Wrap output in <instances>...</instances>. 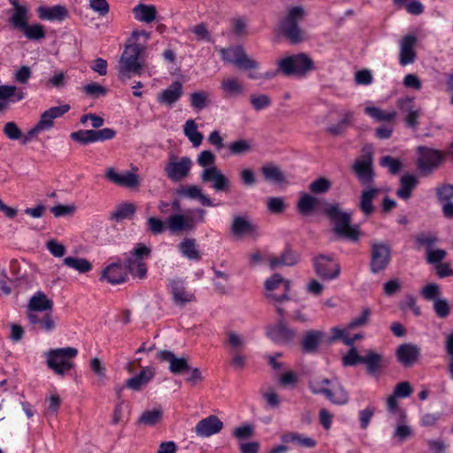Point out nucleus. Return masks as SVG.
Wrapping results in <instances>:
<instances>
[{
    "label": "nucleus",
    "instance_id": "obj_1",
    "mask_svg": "<svg viewBox=\"0 0 453 453\" xmlns=\"http://www.w3.org/2000/svg\"><path fill=\"white\" fill-rule=\"evenodd\" d=\"M319 205H323V213L334 223L333 232L338 237L354 242L359 241V227L351 225V212L342 211L339 203H330L325 199L302 193L296 207L300 214L308 216Z\"/></svg>",
    "mask_w": 453,
    "mask_h": 453
},
{
    "label": "nucleus",
    "instance_id": "obj_2",
    "mask_svg": "<svg viewBox=\"0 0 453 453\" xmlns=\"http://www.w3.org/2000/svg\"><path fill=\"white\" fill-rule=\"evenodd\" d=\"M150 38V34L144 30L132 32L119 61V79L125 81L144 73L145 51Z\"/></svg>",
    "mask_w": 453,
    "mask_h": 453
},
{
    "label": "nucleus",
    "instance_id": "obj_3",
    "mask_svg": "<svg viewBox=\"0 0 453 453\" xmlns=\"http://www.w3.org/2000/svg\"><path fill=\"white\" fill-rule=\"evenodd\" d=\"M307 13L302 5L289 7L284 18L280 22L282 35L291 42L299 43L304 40V31L299 24L305 19Z\"/></svg>",
    "mask_w": 453,
    "mask_h": 453
},
{
    "label": "nucleus",
    "instance_id": "obj_4",
    "mask_svg": "<svg viewBox=\"0 0 453 453\" xmlns=\"http://www.w3.org/2000/svg\"><path fill=\"white\" fill-rule=\"evenodd\" d=\"M335 380L336 387L334 390L327 388V386L331 384L329 379L319 376L311 378L308 386L312 394L324 395L333 404L345 405L349 401V393L338 380Z\"/></svg>",
    "mask_w": 453,
    "mask_h": 453
},
{
    "label": "nucleus",
    "instance_id": "obj_5",
    "mask_svg": "<svg viewBox=\"0 0 453 453\" xmlns=\"http://www.w3.org/2000/svg\"><path fill=\"white\" fill-rule=\"evenodd\" d=\"M45 355L48 367L64 375L74 366L73 359L78 355V349L73 347L51 349Z\"/></svg>",
    "mask_w": 453,
    "mask_h": 453
},
{
    "label": "nucleus",
    "instance_id": "obj_6",
    "mask_svg": "<svg viewBox=\"0 0 453 453\" xmlns=\"http://www.w3.org/2000/svg\"><path fill=\"white\" fill-rule=\"evenodd\" d=\"M361 155L353 164L352 171L363 187H371L374 183L373 151L371 145L363 148Z\"/></svg>",
    "mask_w": 453,
    "mask_h": 453
},
{
    "label": "nucleus",
    "instance_id": "obj_7",
    "mask_svg": "<svg viewBox=\"0 0 453 453\" xmlns=\"http://www.w3.org/2000/svg\"><path fill=\"white\" fill-rule=\"evenodd\" d=\"M151 253V250L142 243H138L130 252L125 260L126 269L134 276L139 279H144L147 275V259Z\"/></svg>",
    "mask_w": 453,
    "mask_h": 453
},
{
    "label": "nucleus",
    "instance_id": "obj_8",
    "mask_svg": "<svg viewBox=\"0 0 453 453\" xmlns=\"http://www.w3.org/2000/svg\"><path fill=\"white\" fill-rule=\"evenodd\" d=\"M279 70L285 75H304L313 70V61L304 53L284 58L278 62Z\"/></svg>",
    "mask_w": 453,
    "mask_h": 453
},
{
    "label": "nucleus",
    "instance_id": "obj_9",
    "mask_svg": "<svg viewBox=\"0 0 453 453\" xmlns=\"http://www.w3.org/2000/svg\"><path fill=\"white\" fill-rule=\"evenodd\" d=\"M291 282L280 274L274 273L265 282V296L272 303H283L289 299Z\"/></svg>",
    "mask_w": 453,
    "mask_h": 453
},
{
    "label": "nucleus",
    "instance_id": "obj_10",
    "mask_svg": "<svg viewBox=\"0 0 453 453\" xmlns=\"http://www.w3.org/2000/svg\"><path fill=\"white\" fill-rule=\"evenodd\" d=\"M219 53L224 62L231 63L242 70L251 71L259 67L258 62L250 58L242 46L222 48Z\"/></svg>",
    "mask_w": 453,
    "mask_h": 453
},
{
    "label": "nucleus",
    "instance_id": "obj_11",
    "mask_svg": "<svg viewBox=\"0 0 453 453\" xmlns=\"http://www.w3.org/2000/svg\"><path fill=\"white\" fill-rule=\"evenodd\" d=\"M191 167L192 160L190 157H178L176 155L170 153L164 171L169 180L179 182L188 176Z\"/></svg>",
    "mask_w": 453,
    "mask_h": 453
},
{
    "label": "nucleus",
    "instance_id": "obj_12",
    "mask_svg": "<svg viewBox=\"0 0 453 453\" xmlns=\"http://www.w3.org/2000/svg\"><path fill=\"white\" fill-rule=\"evenodd\" d=\"M391 259V250L384 242H372L371 247L370 270L372 273L384 271Z\"/></svg>",
    "mask_w": 453,
    "mask_h": 453
},
{
    "label": "nucleus",
    "instance_id": "obj_13",
    "mask_svg": "<svg viewBox=\"0 0 453 453\" xmlns=\"http://www.w3.org/2000/svg\"><path fill=\"white\" fill-rule=\"evenodd\" d=\"M316 274L322 280H334L341 273V266L333 260V257L326 255H319L312 259Z\"/></svg>",
    "mask_w": 453,
    "mask_h": 453
},
{
    "label": "nucleus",
    "instance_id": "obj_14",
    "mask_svg": "<svg viewBox=\"0 0 453 453\" xmlns=\"http://www.w3.org/2000/svg\"><path fill=\"white\" fill-rule=\"evenodd\" d=\"M418 168L425 174H430L441 162L442 156L439 150L424 146L418 148Z\"/></svg>",
    "mask_w": 453,
    "mask_h": 453
},
{
    "label": "nucleus",
    "instance_id": "obj_15",
    "mask_svg": "<svg viewBox=\"0 0 453 453\" xmlns=\"http://www.w3.org/2000/svg\"><path fill=\"white\" fill-rule=\"evenodd\" d=\"M203 183H211V188L217 192H226L230 180L217 166L203 169L200 175Z\"/></svg>",
    "mask_w": 453,
    "mask_h": 453
},
{
    "label": "nucleus",
    "instance_id": "obj_16",
    "mask_svg": "<svg viewBox=\"0 0 453 453\" xmlns=\"http://www.w3.org/2000/svg\"><path fill=\"white\" fill-rule=\"evenodd\" d=\"M267 336L279 344H288L296 337V331L288 326L284 319H280L277 324L267 326Z\"/></svg>",
    "mask_w": 453,
    "mask_h": 453
},
{
    "label": "nucleus",
    "instance_id": "obj_17",
    "mask_svg": "<svg viewBox=\"0 0 453 453\" xmlns=\"http://www.w3.org/2000/svg\"><path fill=\"white\" fill-rule=\"evenodd\" d=\"M173 296V301L177 306H184L195 301V295L185 287L184 281L180 279H173L168 285Z\"/></svg>",
    "mask_w": 453,
    "mask_h": 453
},
{
    "label": "nucleus",
    "instance_id": "obj_18",
    "mask_svg": "<svg viewBox=\"0 0 453 453\" xmlns=\"http://www.w3.org/2000/svg\"><path fill=\"white\" fill-rule=\"evenodd\" d=\"M104 176L109 181L120 187L135 188L140 185L139 176L131 172H125L120 174L118 173L114 168L108 167L105 170Z\"/></svg>",
    "mask_w": 453,
    "mask_h": 453
},
{
    "label": "nucleus",
    "instance_id": "obj_19",
    "mask_svg": "<svg viewBox=\"0 0 453 453\" xmlns=\"http://www.w3.org/2000/svg\"><path fill=\"white\" fill-rule=\"evenodd\" d=\"M223 428V422L215 415L201 419L195 426L196 434L202 438L219 434Z\"/></svg>",
    "mask_w": 453,
    "mask_h": 453
},
{
    "label": "nucleus",
    "instance_id": "obj_20",
    "mask_svg": "<svg viewBox=\"0 0 453 453\" xmlns=\"http://www.w3.org/2000/svg\"><path fill=\"white\" fill-rule=\"evenodd\" d=\"M397 361L404 367L412 366L420 357V349L413 343H403L395 350Z\"/></svg>",
    "mask_w": 453,
    "mask_h": 453
},
{
    "label": "nucleus",
    "instance_id": "obj_21",
    "mask_svg": "<svg viewBox=\"0 0 453 453\" xmlns=\"http://www.w3.org/2000/svg\"><path fill=\"white\" fill-rule=\"evenodd\" d=\"M380 189L374 187H365L361 191L357 207L365 218L370 217L375 211L373 201L380 194Z\"/></svg>",
    "mask_w": 453,
    "mask_h": 453
},
{
    "label": "nucleus",
    "instance_id": "obj_22",
    "mask_svg": "<svg viewBox=\"0 0 453 453\" xmlns=\"http://www.w3.org/2000/svg\"><path fill=\"white\" fill-rule=\"evenodd\" d=\"M29 323L35 328L44 332H52L57 327L56 319L52 311L44 314L35 312H27Z\"/></svg>",
    "mask_w": 453,
    "mask_h": 453
},
{
    "label": "nucleus",
    "instance_id": "obj_23",
    "mask_svg": "<svg viewBox=\"0 0 453 453\" xmlns=\"http://www.w3.org/2000/svg\"><path fill=\"white\" fill-rule=\"evenodd\" d=\"M417 37L414 35H405L400 42L399 62L401 65L405 66L412 64L416 59L415 46Z\"/></svg>",
    "mask_w": 453,
    "mask_h": 453
},
{
    "label": "nucleus",
    "instance_id": "obj_24",
    "mask_svg": "<svg viewBox=\"0 0 453 453\" xmlns=\"http://www.w3.org/2000/svg\"><path fill=\"white\" fill-rule=\"evenodd\" d=\"M325 336V333L321 330L307 331L301 341L302 351L309 354L317 353Z\"/></svg>",
    "mask_w": 453,
    "mask_h": 453
},
{
    "label": "nucleus",
    "instance_id": "obj_25",
    "mask_svg": "<svg viewBox=\"0 0 453 453\" xmlns=\"http://www.w3.org/2000/svg\"><path fill=\"white\" fill-rule=\"evenodd\" d=\"M400 110L406 114L405 124L408 127L414 130L418 128V118L420 116V110H418L413 103L411 98L406 97L398 101Z\"/></svg>",
    "mask_w": 453,
    "mask_h": 453
},
{
    "label": "nucleus",
    "instance_id": "obj_26",
    "mask_svg": "<svg viewBox=\"0 0 453 453\" xmlns=\"http://www.w3.org/2000/svg\"><path fill=\"white\" fill-rule=\"evenodd\" d=\"M157 357L162 361L169 363V370L174 374H180L186 371H189L188 360L185 357H177L170 350H161L157 353Z\"/></svg>",
    "mask_w": 453,
    "mask_h": 453
},
{
    "label": "nucleus",
    "instance_id": "obj_27",
    "mask_svg": "<svg viewBox=\"0 0 453 453\" xmlns=\"http://www.w3.org/2000/svg\"><path fill=\"white\" fill-rule=\"evenodd\" d=\"M70 110L68 104H63L60 106H54L41 114L40 119L37 124L40 127L45 131L49 130L54 126V119L62 117Z\"/></svg>",
    "mask_w": 453,
    "mask_h": 453
},
{
    "label": "nucleus",
    "instance_id": "obj_28",
    "mask_svg": "<svg viewBox=\"0 0 453 453\" xmlns=\"http://www.w3.org/2000/svg\"><path fill=\"white\" fill-rule=\"evenodd\" d=\"M101 279L107 280L111 284H120L127 280V272L122 265L114 263L108 265L102 272Z\"/></svg>",
    "mask_w": 453,
    "mask_h": 453
},
{
    "label": "nucleus",
    "instance_id": "obj_29",
    "mask_svg": "<svg viewBox=\"0 0 453 453\" xmlns=\"http://www.w3.org/2000/svg\"><path fill=\"white\" fill-rule=\"evenodd\" d=\"M53 302L42 292H36L29 300L27 304V312L52 311Z\"/></svg>",
    "mask_w": 453,
    "mask_h": 453
},
{
    "label": "nucleus",
    "instance_id": "obj_30",
    "mask_svg": "<svg viewBox=\"0 0 453 453\" xmlns=\"http://www.w3.org/2000/svg\"><path fill=\"white\" fill-rule=\"evenodd\" d=\"M183 95L182 84L180 81L173 82L167 88L157 96V101L161 104L172 105Z\"/></svg>",
    "mask_w": 453,
    "mask_h": 453
},
{
    "label": "nucleus",
    "instance_id": "obj_31",
    "mask_svg": "<svg viewBox=\"0 0 453 453\" xmlns=\"http://www.w3.org/2000/svg\"><path fill=\"white\" fill-rule=\"evenodd\" d=\"M418 184V180L416 176L405 173L400 179V185L395 194L400 199L407 201L411 197L412 192Z\"/></svg>",
    "mask_w": 453,
    "mask_h": 453
},
{
    "label": "nucleus",
    "instance_id": "obj_32",
    "mask_svg": "<svg viewBox=\"0 0 453 453\" xmlns=\"http://www.w3.org/2000/svg\"><path fill=\"white\" fill-rule=\"evenodd\" d=\"M298 260L296 252L287 247L279 257L269 259V266L271 270H275L280 266H293L297 264Z\"/></svg>",
    "mask_w": 453,
    "mask_h": 453
},
{
    "label": "nucleus",
    "instance_id": "obj_33",
    "mask_svg": "<svg viewBox=\"0 0 453 453\" xmlns=\"http://www.w3.org/2000/svg\"><path fill=\"white\" fill-rule=\"evenodd\" d=\"M165 224L169 230L173 233L191 230L194 228L193 219L191 218L185 217L182 214L171 215L167 219Z\"/></svg>",
    "mask_w": 453,
    "mask_h": 453
},
{
    "label": "nucleus",
    "instance_id": "obj_34",
    "mask_svg": "<svg viewBox=\"0 0 453 453\" xmlns=\"http://www.w3.org/2000/svg\"><path fill=\"white\" fill-rule=\"evenodd\" d=\"M280 441L285 444L293 443L296 446L308 449L314 448L317 444L314 439L296 432L283 433L280 435Z\"/></svg>",
    "mask_w": 453,
    "mask_h": 453
},
{
    "label": "nucleus",
    "instance_id": "obj_35",
    "mask_svg": "<svg viewBox=\"0 0 453 453\" xmlns=\"http://www.w3.org/2000/svg\"><path fill=\"white\" fill-rule=\"evenodd\" d=\"M223 344L228 348L229 353H242L246 348V339L245 337L235 332V331H228L226 334V339L223 342Z\"/></svg>",
    "mask_w": 453,
    "mask_h": 453
},
{
    "label": "nucleus",
    "instance_id": "obj_36",
    "mask_svg": "<svg viewBox=\"0 0 453 453\" xmlns=\"http://www.w3.org/2000/svg\"><path fill=\"white\" fill-rule=\"evenodd\" d=\"M177 193L180 196H183L191 199H197L202 205L211 207L213 206V203L210 197L205 196L202 188L196 185L182 187L181 188L177 190Z\"/></svg>",
    "mask_w": 453,
    "mask_h": 453
},
{
    "label": "nucleus",
    "instance_id": "obj_37",
    "mask_svg": "<svg viewBox=\"0 0 453 453\" xmlns=\"http://www.w3.org/2000/svg\"><path fill=\"white\" fill-rule=\"evenodd\" d=\"M231 231L234 236H242L246 234H253L256 226L244 216H235L231 225Z\"/></svg>",
    "mask_w": 453,
    "mask_h": 453
},
{
    "label": "nucleus",
    "instance_id": "obj_38",
    "mask_svg": "<svg viewBox=\"0 0 453 453\" xmlns=\"http://www.w3.org/2000/svg\"><path fill=\"white\" fill-rule=\"evenodd\" d=\"M154 376V372L149 368H143L139 374L128 379L126 381V387L129 389L139 391L145 386Z\"/></svg>",
    "mask_w": 453,
    "mask_h": 453
},
{
    "label": "nucleus",
    "instance_id": "obj_39",
    "mask_svg": "<svg viewBox=\"0 0 453 453\" xmlns=\"http://www.w3.org/2000/svg\"><path fill=\"white\" fill-rule=\"evenodd\" d=\"M384 362V357L374 351H367L363 357L362 364L366 365L367 373L375 375L380 372Z\"/></svg>",
    "mask_w": 453,
    "mask_h": 453
},
{
    "label": "nucleus",
    "instance_id": "obj_40",
    "mask_svg": "<svg viewBox=\"0 0 453 453\" xmlns=\"http://www.w3.org/2000/svg\"><path fill=\"white\" fill-rule=\"evenodd\" d=\"M39 18L47 20H63L67 16V10L65 6L56 5L53 7H39Z\"/></svg>",
    "mask_w": 453,
    "mask_h": 453
},
{
    "label": "nucleus",
    "instance_id": "obj_41",
    "mask_svg": "<svg viewBox=\"0 0 453 453\" xmlns=\"http://www.w3.org/2000/svg\"><path fill=\"white\" fill-rule=\"evenodd\" d=\"M342 116V118L338 123L326 127V132L328 134L334 136L342 135L345 133L346 129L352 125L354 119L353 111H344Z\"/></svg>",
    "mask_w": 453,
    "mask_h": 453
},
{
    "label": "nucleus",
    "instance_id": "obj_42",
    "mask_svg": "<svg viewBox=\"0 0 453 453\" xmlns=\"http://www.w3.org/2000/svg\"><path fill=\"white\" fill-rule=\"evenodd\" d=\"M14 7V12L11 18V22L14 27L22 29L27 23V9L18 3V0H10Z\"/></svg>",
    "mask_w": 453,
    "mask_h": 453
},
{
    "label": "nucleus",
    "instance_id": "obj_43",
    "mask_svg": "<svg viewBox=\"0 0 453 453\" xmlns=\"http://www.w3.org/2000/svg\"><path fill=\"white\" fill-rule=\"evenodd\" d=\"M135 205L132 203H123L116 206L115 210L111 212V219L121 221L126 219H131L135 213Z\"/></svg>",
    "mask_w": 453,
    "mask_h": 453
},
{
    "label": "nucleus",
    "instance_id": "obj_44",
    "mask_svg": "<svg viewBox=\"0 0 453 453\" xmlns=\"http://www.w3.org/2000/svg\"><path fill=\"white\" fill-rule=\"evenodd\" d=\"M63 265L75 270L79 273H86L91 271V263L83 257H66L63 259Z\"/></svg>",
    "mask_w": 453,
    "mask_h": 453
},
{
    "label": "nucleus",
    "instance_id": "obj_45",
    "mask_svg": "<svg viewBox=\"0 0 453 453\" xmlns=\"http://www.w3.org/2000/svg\"><path fill=\"white\" fill-rule=\"evenodd\" d=\"M221 89L226 96H238L244 92L243 85L236 78L223 79Z\"/></svg>",
    "mask_w": 453,
    "mask_h": 453
},
{
    "label": "nucleus",
    "instance_id": "obj_46",
    "mask_svg": "<svg viewBox=\"0 0 453 453\" xmlns=\"http://www.w3.org/2000/svg\"><path fill=\"white\" fill-rule=\"evenodd\" d=\"M134 14L136 19L150 23L156 19L157 10L154 5L140 4L134 8Z\"/></svg>",
    "mask_w": 453,
    "mask_h": 453
},
{
    "label": "nucleus",
    "instance_id": "obj_47",
    "mask_svg": "<svg viewBox=\"0 0 453 453\" xmlns=\"http://www.w3.org/2000/svg\"><path fill=\"white\" fill-rule=\"evenodd\" d=\"M183 132L194 147L201 145L203 136L202 133L197 131V125L194 119H188L186 121Z\"/></svg>",
    "mask_w": 453,
    "mask_h": 453
},
{
    "label": "nucleus",
    "instance_id": "obj_48",
    "mask_svg": "<svg viewBox=\"0 0 453 453\" xmlns=\"http://www.w3.org/2000/svg\"><path fill=\"white\" fill-rule=\"evenodd\" d=\"M261 172L267 181L274 183H282L286 180L285 175L280 167L274 165H265L262 166Z\"/></svg>",
    "mask_w": 453,
    "mask_h": 453
},
{
    "label": "nucleus",
    "instance_id": "obj_49",
    "mask_svg": "<svg viewBox=\"0 0 453 453\" xmlns=\"http://www.w3.org/2000/svg\"><path fill=\"white\" fill-rule=\"evenodd\" d=\"M180 250L184 257L190 260H200L201 256L196 246L195 239H184L179 245Z\"/></svg>",
    "mask_w": 453,
    "mask_h": 453
},
{
    "label": "nucleus",
    "instance_id": "obj_50",
    "mask_svg": "<svg viewBox=\"0 0 453 453\" xmlns=\"http://www.w3.org/2000/svg\"><path fill=\"white\" fill-rule=\"evenodd\" d=\"M366 114L374 119L376 121L390 122L395 119L397 113L395 111H386L378 107L367 106L365 109Z\"/></svg>",
    "mask_w": 453,
    "mask_h": 453
},
{
    "label": "nucleus",
    "instance_id": "obj_51",
    "mask_svg": "<svg viewBox=\"0 0 453 453\" xmlns=\"http://www.w3.org/2000/svg\"><path fill=\"white\" fill-rule=\"evenodd\" d=\"M163 418V411L158 409L147 410L142 412L138 419V423L152 426L161 422Z\"/></svg>",
    "mask_w": 453,
    "mask_h": 453
},
{
    "label": "nucleus",
    "instance_id": "obj_52",
    "mask_svg": "<svg viewBox=\"0 0 453 453\" xmlns=\"http://www.w3.org/2000/svg\"><path fill=\"white\" fill-rule=\"evenodd\" d=\"M21 30L24 32L25 36L29 40H41L45 37L44 27L40 24L29 26L27 23Z\"/></svg>",
    "mask_w": 453,
    "mask_h": 453
},
{
    "label": "nucleus",
    "instance_id": "obj_53",
    "mask_svg": "<svg viewBox=\"0 0 453 453\" xmlns=\"http://www.w3.org/2000/svg\"><path fill=\"white\" fill-rule=\"evenodd\" d=\"M331 186L332 183L328 179L319 177L309 185V190L315 195L325 194L331 188Z\"/></svg>",
    "mask_w": 453,
    "mask_h": 453
},
{
    "label": "nucleus",
    "instance_id": "obj_54",
    "mask_svg": "<svg viewBox=\"0 0 453 453\" xmlns=\"http://www.w3.org/2000/svg\"><path fill=\"white\" fill-rule=\"evenodd\" d=\"M214 274L217 279H219L221 281H215L214 286L215 289L219 294L226 295L228 292V288L226 286V283L229 281L230 276L228 273L219 271L216 268H212Z\"/></svg>",
    "mask_w": 453,
    "mask_h": 453
},
{
    "label": "nucleus",
    "instance_id": "obj_55",
    "mask_svg": "<svg viewBox=\"0 0 453 453\" xmlns=\"http://www.w3.org/2000/svg\"><path fill=\"white\" fill-rule=\"evenodd\" d=\"M363 357L357 353L355 346H352L349 351L342 357V365L344 366H355L357 364H362Z\"/></svg>",
    "mask_w": 453,
    "mask_h": 453
},
{
    "label": "nucleus",
    "instance_id": "obj_56",
    "mask_svg": "<svg viewBox=\"0 0 453 453\" xmlns=\"http://www.w3.org/2000/svg\"><path fill=\"white\" fill-rule=\"evenodd\" d=\"M250 100L252 107L256 111L265 109L272 104L270 96L265 94L251 95Z\"/></svg>",
    "mask_w": 453,
    "mask_h": 453
},
{
    "label": "nucleus",
    "instance_id": "obj_57",
    "mask_svg": "<svg viewBox=\"0 0 453 453\" xmlns=\"http://www.w3.org/2000/svg\"><path fill=\"white\" fill-rule=\"evenodd\" d=\"M422 296L427 301H433L439 299L441 294L440 287L436 283H429L424 286L420 291Z\"/></svg>",
    "mask_w": 453,
    "mask_h": 453
},
{
    "label": "nucleus",
    "instance_id": "obj_58",
    "mask_svg": "<svg viewBox=\"0 0 453 453\" xmlns=\"http://www.w3.org/2000/svg\"><path fill=\"white\" fill-rule=\"evenodd\" d=\"M380 165L387 167L391 174H396L402 168V163L399 159L391 156H385L380 159Z\"/></svg>",
    "mask_w": 453,
    "mask_h": 453
},
{
    "label": "nucleus",
    "instance_id": "obj_59",
    "mask_svg": "<svg viewBox=\"0 0 453 453\" xmlns=\"http://www.w3.org/2000/svg\"><path fill=\"white\" fill-rule=\"evenodd\" d=\"M371 316V310L367 307L363 308L362 313L354 318L347 326V329H354L357 327L363 326L369 322Z\"/></svg>",
    "mask_w": 453,
    "mask_h": 453
},
{
    "label": "nucleus",
    "instance_id": "obj_60",
    "mask_svg": "<svg viewBox=\"0 0 453 453\" xmlns=\"http://www.w3.org/2000/svg\"><path fill=\"white\" fill-rule=\"evenodd\" d=\"M3 133L7 138H9L12 141H17L22 137L21 130L19 129L18 125L13 121L5 123L3 128Z\"/></svg>",
    "mask_w": 453,
    "mask_h": 453
},
{
    "label": "nucleus",
    "instance_id": "obj_61",
    "mask_svg": "<svg viewBox=\"0 0 453 453\" xmlns=\"http://www.w3.org/2000/svg\"><path fill=\"white\" fill-rule=\"evenodd\" d=\"M435 314L441 319L447 318L450 313V306L445 298H439L434 302Z\"/></svg>",
    "mask_w": 453,
    "mask_h": 453
},
{
    "label": "nucleus",
    "instance_id": "obj_62",
    "mask_svg": "<svg viewBox=\"0 0 453 453\" xmlns=\"http://www.w3.org/2000/svg\"><path fill=\"white\" fill-rule=\"evenodd\" d=\"M71 138L81 144L95 142L94 130H79L71 134Z\"/></svg>",
    "mask_w": 453,
    "mask_h": 453
},
{
    "label": "nucleus",
    "instance_id": "obj_63",
    "mask_svg": "<svg viewBox=\"0 0 453 453\" xmlns=\"http://www.w3.org/2000/svg\"><path fill=\"white\" fill-rule=\"evenodd\" d=\"M413 434L412 428L406 424H400L396 426L393 437L395 438L400 443L403 442Z\"/></svg>",
    "mask_w": 453,
    "mask_h": 453
},
{
    "label": "nucleus",
    "instance_id": "obj_64",
    "mask_svg": "<svg viewBox=\"0 0 453 453\" xmlns=\"http://www.w3.org/2000/svg\"><path fill=\"white\" fill-rule=\"evenodd\" d=\"M436 196L441 202H449L453 198V185L442 184L435 188Z\"/></svg>",
    "mask_w": 453,
    "mask_h": 453
}]
</instances>
